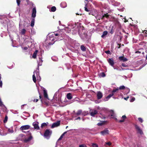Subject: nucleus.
I'll return each mask as SVG.
<instances>
[{
    "instance_id": "35",
    "label": "nucleus",
    "mask_w": 147,
    "mask_h": 147,
    "mask_svg": "<svg viewBox=\"0 0 147 147\" xmlns=\"http://www.w3.org/2000/svg\"><path fill=\"white\" fill-rule=\"evenodd\" d=\"M101 76L102 77H104L106 75L104 72H102L100 74Z\"/></svg>"
},
{
    "instance_id": "39",
    "label": "nucleus",
    "mask_w": 147,
    "mask_h": 147,
    "mask_svg": "<svg viewBox=\"0 0 147 147\" xmlns=\"http://www.w3.org/2000/svg\"><path fill=\"white\" fill-rule=\"evenodd\" d=\"M79 147H87V146L84 144H82L79 146Z\"/></svg>"
},
{
    "instance_id": "41",
    "label": "nucleus",
    "mask_w": 147,
    "mask_h": 147,
    "mask_svg": "<svg viewBox=\"0 0 147 147\" xmlns=\"http://www.w3.org/2000/svg\"><path fill=\"white\" fill-rule=\"evenodd\" d=\"M139 121L141 123H142L143 121V120L140 117H139L138 118Z\"/></svg>"
},
{
    "instance_id": "31",
    "label": "nucleus",
    "mask_w": 147,
    "mask_h": 147,
    "mask_svg": "<svg viewBox=\"0 0 147 147\" xmlns=\"http://www.w3.org/2000/svg\"><path fill=\"white\" fill-rule=\"evenodd\" d=\"M119 89L118 88H116L114 89H113V90L112 91V93H114L115 92H117L118 90Z\"/></svg>"
},
{
    "instance_id": "42",
    "label": "nucleus",
    "mask_w": 147,
    "mask_h": 147,
    "mask_svg": "<svg viewBox=\"0 0 147 147\" xmlns=\"http://www.w3.org/2000/svg\"><path fill=\"white\" fill-rule=\"evenodd\" d=\"M122 66L124 67H126L128 66V65L124 63H122L121 64Z\"/></svg>"
},
{
    "instance_id": "18",
    "label": "nucleus",
    "mask_w": 147,
    "mask_h": 147,
    "mask_svg": "<svg viewBox=\"0 0 147 147\" xmlns=\"http://www.w3.org/2000/svg\"><path fill=\"white\" fill-rule=\"evenodd\" d=\"M34 22H35V19L34 18H32V21L31 22V24H30V26L32 27H33L34 26Z\"/></svg>"
},
{
    "instance_id": "50",
    "label": "nucleus",
    "mask_w": 147,
    "mask_h": 147,
    "mask_svg": "<svg viewBox=\"0 0 147 147\" xmlns=\"http://www.w3.org/2000/svg\"><path fill=\"white\" fill-rule=\"evenodd\" d=\"M135 53H139V54H140L141 53V52L140 51H136V52H135Z\"/></svg>"
},
{
    "instance_id": "26",
    "label": "nucleus",
    "mask_w": 147,
    "mask_h": 147,
    "mask_svg": "<svg viewBox=\"0 0 147 147\" xmlns=\"http://www.w3.org/2000/svg\"><path fill=\"white\" fill-rule=\"evenodd\" d=\"M47 123H44L41 124V127L42 128H43V127L47 126V124H48V123L47 122Z\"/></svg>"
},
{
    "instance_id": "62",
    "label": "nucleus",
    "mask_w": 147,
    "mask_h": 147,
    "mask_svg": "<svg viewBox=\"0 0 147 147\" xmlns=\"http://www.w3.org/2000/svg\"><path fill=\"white\" fill-rule=\"evenodd\" d=\"M76 15H80V14L78 13H76Z\"/></svg>"
},
{
    "instance_id": "7",
    "label": "nucleus",
    "mask_w": 147,
    "mask_h": 147,
    "mask_svg": "<svg viewBox=\"0 0 147 147\" xmlns=\"http://www.w3.org/2000/svg\"><path fill=\"white\" fill-rule=\"evenodd\" d=\"M30 127V126L28 125H23L20 128V129L21 130H26L29 129Z\"/></svg>"
},
{
    "instance_id": "53",
    "label": "nucleus",
    "mask_w": 147,
    "mask_h": 147,
    "mask_svg": "<svg viewBox=\"0 0 147 147\" xmlns=\"http://www.w3.org/2000/svg\"><path fill=\"white\" fill-rule=\"evenodd\" d=\"M28 49V48L26 47H24V49L25 50H26Z\"/></svg>"
},
{
    "instance_id": "29",
    "label": "nucleus",
    "mask_w": 147,
    "mask_h": 147,
    "mask_svg": "<svg viewBox=\"0 0 147 147\" xmlns=\"http://www.w3.org/2000/svg\"><path fill=\"white\" fill-rule=\"evenodd\" d=\"M88 111H84L83 112L82 111V115L84 116H85L88 114Z\"/></svg>"
},
{
    "instance_id": "6",
    "label": "nucleus",
    "mask_w": 147,
    "mask_h": 147,
    "mask_svg": "<svg viewBox=\"0 0 147 147\" xmlns=\"http://www.w3.org/2000/svg\"><path fill=\"white\" fill-rule=\"evenodd\" d=\"M36 10L35 7H34L32 9V17L33 18H34L36 16Z\"/></svg>"
},
{
    "instance_id": "1",
    "label": "nucleus",
    "mask_w": 147,
    "mask_h": 147,
    "mask_svg": "<svg viewBox=\"0 0 147 147\" xmlns=\"http://www.w3.org/2000/svg\"><path fill=\"white\" fill-rule=\"evenodd\" d=\"M52 134V131L49 129H47L45 131L44 134V136L45 137H48L50 136Z\"/></svg>"
},
{
    "instance_id": "28",
    "label": "nucleus",
    "mask_w": 147,
    "mask_h": 147,
    "mask_svg": "<svg viewBox=\"0 0 147 147\" xmlns=\"http://www.w3.org/2000/svg\"><path fill=\"white\" fill-rule=\"evenodd\" d=\"M32 79L34 82L36 83V78L34 74L32 76Z\"/></svg>"
},
{
    "instance_id": "38",
    "label": "nucleus",
    "mask_w": 147,
    "mask_h": 147,
    "mask_svg": "<svg viewBox=\"0 0 147 147\" xmlns=\"http://www.w3.org/2000/svg\"><path fill=\"white\" fill-rule=\"evenodd\" d=\"M92 147H98V145L96 144H92Z\"/></svg>"
},
{
    "instance_id": "17",
    "label": "nucleus",
    "mask_w": 147,
    "mask_h": 147,
    "mask_svg": "<svg viewBox=\"0 0 147 147\" xmlns=\"http://www.w3.org/2000/svg\"><path fill=\"white\" fill-rule=\"evenodd\" d=\"M123 120H121L119 121V122L121 123L124 122L125 120V119L126 118V117L125 115H123L122 116V117Z\"/></svg>"
},
{
    "instance_id": "64",
    "label": "nucleus",
    "mask_w": 147,
    "mask_h": 147,
    "mask_svg": "<svg viewBox=\"0 0 147 147\" xmlns=\"http://www.w3.org/2000/svg\"><path fill=\"white\" fill-rule=\"evenodd\" d=\"M127 21H128L127 20H125V22H127Z\"/></svg>"
},
{
    "instance_id": "49",
    "label": "nucleus",
    "mask_w": 147,
    "mask_h": 147,
    "mask_svg": "<svg viewBox=\"0 0 147 147\" xmlns=\"http://www.w3.org/2000/svg\"><path fill=\"white\" fill-rule=\"evenodd\" d=\"M112 118H113V119H115V120L116 121H117V120H117V119L115 117H112Z\"/></svg>"
},
{
    "instance_id": "8",
    "label": "nucleus",
    "mask_w": 147,
    "mask_h": 147,
    "mask_svg": "<svg viewBox=\"0 0 147 147\" xmlns=\"http://www.w3.org/2000/svg\"><path fill=\"white\" fill-rule=\"evenodd\" d=\"M101 134L103 135L109 134V131L107 129H105L104 130L100 132Z\"/></svg>"
},
{
    "instance_id": "19",
    "label": "nucleus",
    "mask_w": 147,
    "mask_h": 147,
    "mask_svg": "<svg viewBox=\"0 0 147 147\" xmlns=\"http://www.w3.org/2000/svg\"><path fill=\"white\" fill-rule=\"evenodd\" d=\"M108 34V32L107 31H104L103 32V33L102 36H101V37L104 38V36Z\"/></svg>"
},
{
    "instance_id": "12",
    "label": "nucleus",
    "mask_w": 147,
    "mask_h": 147,
    "mask_svg": "<svg viewBox=\"0 0 147 147\" xmlns=\"http://www.w3.org/2000/svg\"><path fill=\"white\" fill-rule=\"evenodd\" d=\"M66 97L68 99L71 100L72 98V96L71 94L70 93H68L66 96Z\"/></svg>"
},
{
    "instance_id": "10",
    "label": "nucleus",
    "mask_w": 147,
    "mask_h": 147,
    "mask_svg": "<svg viewBox=\"0 0 147 147\" xmlns=\"http://www.w3.org/2000/svg\"><path fill=\"white\" fill-rule=\"evenodd\" d=\"M108 61L111 65L112 66H113L114 63L113 59H109L108 60Z\"/></svg>"
},
{
    "instance_id": "22",
    "label": "nucleus",
    "mask_w": 147,
    "mask_h": 147,
    "mask_svg": "<svg viewBox=\"0 0 147 147\" xmlns=\"http://www.w3.org/2000/svg\"><path fill=\"white\" fill-rule=\"evenodd\" d=\"M61 5L64 8L66 7L67 4L65 2H62L61 4Z\"/></svg>"
},
{
    "instance_id": "25",
    "label": "nucleus",
    "mask_w": 147,
    "mask_h": 147,
    "mask_svg": "<svg viewBox=\"0 0 147 147\" xmlns=\"http://www.w3.org/2000/svg\"><path fill=\"white\" fill-rule=\"evenodd\" d=\"M81 49L83 51H86V47L83 45H82L80 47Z\"/></svg>"
},
{
    "instance_id": "27",
    "label": "nucleus",
    "mask_w": 147,
    "mask_h": 147,
    "mask_svg": "<svg viewBox=\"0 0 147 147\" xmlns=\"http://www.w3.org/2000/svg\"><path fill=\"white\" fill-rule=\"evenodd\" d=\"M114 95V93H111L109 95H108L107 97L106 98L107 99H109L111 97H112V96H113Z\"/></svg>"
},
{
    "instance_id": "57",
    "label": "nucleus",
    "mask_w": 147,
    "mask_h": 147,
    "mask_svg": "<svg viewBox=\"0 0 147 147\" xmlns=\"http://www.w3.org/2000/svg\"><path fill=\"white\" fill-rule=\"evenodd\" d=\"M8 131H9V132H11V133H12L13 132V131L12 130V131H11V129H8Z\"/></svg>"
},
{
    "instance_id": "37",
    "label": "nucleus",
    "mask_w": 147,
    "mask_h": 147,
    "mask_svg": "<svg viewBox=\"0 0 147 147\" xmlns=\"http://www.w3.org/2000/svg\"><path fill=\"white\" fill-rule=\"evenodd\" d=\"M87 4H86L85 5V6L84 7L85 10L87 12H88L89 11V10L87 8Z\"/></svg>"
},
{
    "instance_id": "60",
    "label": "nucleus",
    "mask_w": 147,
    "mask_h": 147,
    "mask_svg": "<svg viewBox=\"0 0 147 147\" xmlns=\"http://www.w3.org/2000/svg\"><path fill=\"white\" fill-rule=\"evenodd\" d=\"M55 36H57L58 35H59V34H58L56 33V34H55Z\"/></svg>"
},
{
    "instance_id": "52",
    "label": "nucleus",
    "mask_w": 147,
    "mask_h": 147,
    "mask_svg": "<svg viewBox=\"0 0 147 147\" xmlns=\"http://www.w3.org/2000/svg\"><path fill=\"white\" fill-rule=\"evenodd\" d=\"M40 96H39V98L40 99H41V101H42V96L40 95V93H39Z\"/></svg>"
},
{
    "instance_id": "55",
    "label": "nucleus",
    "mask_w": 147,
    "mask_h": 147,
    "mask_svg": "<svg viewBox=\"0 0 147 147\" xmlns=\"http://www.w3.org/2000/svg\"><path fill=\"white\" fill-rule=\"evenodd\" d=\"M114 69H116L117 70H120V71L121 70L120 69H118V67H117V68H114Z\"/></svg>"
},
{
    "instance_id": "56",
    "label": "nucleus",
    "mask_w": 147,
    "mask_h": 147,
    "mask_svg": "<svg viewBox=\"0 0 147 147\" xmlns=\"http://www.w3.org/2000/svg\"><path fill=\"white\" fill-rule=\"evenodd\" d=\"M26 1L27 3V4H29V2H30L29 0H26Z\"/></svg>"
},
{
    "instance_id": "32",
    "label": "nucleus",
    "mask_w": 147,
    "mask_h": 147,
    "mask_svg": "<svg viewBox=\"0 0 147 147\" xmlns=\"http://www.w3.org/2000/svg\"><path fill=\"white\" fill-rule=\"evenodd\" d=\"M1 75L0 74V87H2V81L1 80Z\"/></svg>"
},
{
    "instance_id": "2",
    "label": "nucleus",
    "mask_w": 147,
    "mask_h": 147,
    "mask_svg": "<svg viewBox=\"0 0 147 147\" xmlns=\"http://www.w3.org/2000/svg\"><path fill=\"white\" fill-rule=\"evenodd\" d=\"M134 126L136 129L138 131L137 133H139L141 135L143 134L142 130L140 128L139 126L136 124Z\"/></svg>"
},
{
    "instance_id": "30",
    "label": "nucleus",
    "mask_w": 147,
    "mask_h": 147,
    "mask_svg": "<svg viewBox=\"0 0 147 147\" xmlns=\"http://www.w3.org/2000/svg\"><path fill=\"white\" fill-rule=\"evenodd\" d=\"M8 119V117L7 115H6V116L5 117V119L3 120V122L4 123H6Z\"/></svg>"
},
{
    "instance_id": "48",
    "label": "nucleus",
    "mask_w": 147,
    "mask_h": 147,
    "mask_svg": "<svg viewBox=\"0 0 147 147\" xmlns=\"http://www.w3.org/2000/svg\"><path fill=\"white\" fill-rule=\"evenodd\" d=\"M39 61H40V62H43V60H42V58H40L39 57Z\"/></svg>"
},
{
    "instance_id": "16",
    "label": "nucleus",
    "mask_w": 147,
    "mask_h": 147,
    "mask_svg": "<svg viewBox=\"0 0 147 147\" xmlns=\"http://www.w3.org/2000/svg\"><path fill=\"white\" fill-rule=\"evenodd\" d=\"M110 113V115L112 117H114L115 116V115L114 114V111L113 110H111L109 111Z\"/></svg>"
},
{
    "instance_id": "54",
    "label": "nucleus",
    "mask_w": 147,
    "mask_h": 147,
    "mask_svg": "<svg viewBox=\"0 0 147 147\" xmlns=\"http://www.w3.org/2000/svg\"><path fill=\"white\" fill-rule=\"evenodd\" d=\"M38 101V99H34V102H37Z\"/></svg>"
},
{
    "instance_id": "59",
    "label": "nucleus",
    "mask_w": 147,
    "mask_h": 147,
    "mask_svg": "<svg viewBox=\"0 0 147 147\" xmlns=\"http://www.w3.org/2000/svg\"><path fill=\"white\" fill-rule=\"evenodd\" d=\"M113 33V31L112 30H111L110 31V33L111 34H112Z\"/></svg>"
},
{
    "instance_id": "4",
    "label": "nucleus",
    "mask_w": 147,
    "mask_h": 147,
    "mask_svg": "<svg viewBox=\"0 0 147 147\" xmlns=\"http://www.w3.org/2000/svg\"><path fill=\"white\" fill-rule=\"evenodd\" d=\"M60 121H58L56 122L53 123L51 126V128H53L59 126L60 125Z\"/></svg>"
},
{
    "instance_id": "24",
    "label": "nucleus",
    "mask_w": 147,
    "mask_h": 147,
    "mask_svg": "<svg viewBox=\"0 0 147 147\" xmlns=\"http://www.w3.org/2000/svg\"><path fill=\"white\" fill-rule=\"evenodd\" d=\"M56 7L55 6H53L51 7L50 11L52 12H55L56 11Z\"/></svg>"
},
{
    "instance_id": "3",
    "label": "nucleus",
    "mask_w": 147,
    "mask_h": 147,
    "mask_svg": "<svg viewBox=\"0 0 147 147\" xmlns=\"http://www.w3.org/2000/svg\"><path fill=\"white\" fill-rule=\"evenodd\" d=\"M90 113L91 116L94 117L98 113V112L96 110L91 109L90 110Z\"/></svg>"
},
{
    "instance_id": "63",
    "label": "nucleus",
    "mask_w": 147,
    "mask_h": 147,
    "mask_svg": "<svg viewBox=\"0 0 147 147\" xmlns=\"http://www.w3.org/2000/svg\"><path fill=\"white\" fill-rule=\"evenodd\" d=\"M127 90H128V92H129V91H130V90H129V89L128 88V89H127Z\"/></svg>"
},
{
    "instance_id": "9",
    "label": "nucleus",
    "mask_w": 147,
    "mask_h": 147,
    "mask_svg": "<svg viewBox=\"0 0 147 147\" xmlns=\"http://www.w3.org/2000/svg\"><path fill=\"white\" fill-rule=\"evenodd\" d=\"M102 93L100 91L98 92L97 94V99L98 100L102 98Z\"/></svg>"
},
{
    "instance_id": "51",
    "label": "nucleus",
    "mask_w": 147,
    "mask_h": 147,
    "mask_svg": "<svg viewBox=\"0 0 147 147\" xmlns=\"http://www.w3.org/2000/svg\"><path fill=\"white\" fill-rule=\"evenodd\" d=\"M129 98V97L127 96V97L124 98V99L125 100H128V99Z\"/></svg>"
},
{
    "instance_id": "13",
    "label": "nucleus",
    "mask_w": 147,
    "mask_h": 147,
    "mask_svg": "<svg viewBox=\"0 0 147 147\" xmlns=\"http://www.w3.org/2000/svg\"><path fill=\"white\" fill-rule=\"evenodd\" d=\"M32 136L30 135L28 138L25 139L24 141L25 142H28L30 141L32 139Z\"/></svg>"
},
{
    "instance_id": "40",
    "label": "nucleus",
    "mask_w": 147,
    "mask_h": 147,
    "mask_svg": "<svg viewBox=\"0 0 147 147\" xmlns=\"http://www.w3.org/2000/svg\"><path fill=\"white\" fill-rule=\"evenodd\" d=\"M24 135L23 134H20L19 135V137L20 138L19 139H18V140H20V139L21 138H22L24 136Z\"/></svg>"
},
{
    "instance_id": "23",
    "label": "nucleus",
    "mask_w": 147,
    "mask_h": 147,
    "mask_svg": "<svg viewBox=\"0 0 147 147\" xmlns=\"http://www.w3.org/2000/svg\"><path fill=\"white\" fill-rule=\"evenodd\" d=\"M67 131H65V132H64V133H63L61 135V136H60V138H59V139L58 140L59 141V140H61L62 139V138H63V136L65 134H66L67 133Z\"/></svg>"
},
{
    "instance_id": "47",
    "label": "nucleus",
    "mask_w": 147,
    "mask_h": 147,
    "mask_svg": "<svg viewBox=\"0 0 147 147\" xmlns=\"http://www.w3.org/2000/svg\"><path fill=\"white\" fill-rule=\"evenodd\" d=\"M103 124V123H98L97 124V125L98 126H101Z\"/></svg>"
},
{
    "instance_id": "20",
    "label": "nucleus",
    "mask_w": 147,
    "mask_h": 147,
    "mask_svg": "<svg viewBox=\"0 0 147 147\" xmlns=\"http://www.w3.org/2000/svg\"><path fill=\"white\" fill-rule=\"evenodd\" d=\"M82 111L81 110H78L76 113V114L77 115H79L81 114L82 115Z\"/></svg>"
},
{
    "instance_id": "33",
    "label": "nucleus",
    "mask_w": 147,
    "mask_h": 147,
    "mask_svg": "<svg viewBox=\"0 0 147 147\" xmlns=\"http://www.w3.org/2000/svg\"><path fill=\"white\" fill-rule=\"evenodd\" d=\"M26 30L24 29H23L21 31V33L22 34H24L26 32Z\"/></svg>"
},
{
    "instance_id": "34",
    "label": "nucleus",
    "mask_w": 147,
    "mask_h": 147,
    "mask_svg": "<svg viewBox=\"0 0 147 147\" xmlns=\"http://www.w3.org/2000/svg\"><path fill=\"white\" fill-rule=\"evenodd\" d=\"M125 88V87L124 86H121L119 87V89L120 90L124 89Z\"/></svg>"
},
{
    "instance_id": "11",
    "label": "nucleus",
    "mask_w": 147,
    "mask_h": 147,
    "mask_svg": "<svg viewBox=\"0 0 147 147\" xmlns=\"http://www.w3.org/2000/svg\"><path fill=\"white\" fill-rule=\"evenodd\" d=\"M120 61H123V62H125L127 61L128 59L124 56H120L119 58Z\"/></svg>"
},
{
    "instance_id": "5",
    "label": "nucleus",
    "mask_w": 147,
    "mask_h": 147,
    "mask_svg": "<svg viewBox=\"0 0 147 147\" xmlns=\"http://www.w3.org/2000/svg\"><path fill=\"white\" fill-rule=\"evenodd\" d=\"M38 122H34L33 123L32 125L35 129H39L40 128L38 125Z\"/></svg>"
},
{
    "instance_id": "44",
    "label": "nucleus",
    "mask_w": 147,
    "mask_h": 147,
    "mask_svg": "<svg viewBox=\"0 0 147 147\" xmlns=\"http://www.w3.org/2000/svg\"><path fill=\"white\" fill-rule=\"evenodd\" d=\"M135 100V98L134 97H132L130 101L131 102H133Z\"/></svg>"
},
{
    "instance_id": "46",
    "label": "nucleus",
    "mask_w": 147,
    "mask_h": 147,
    "mask_svg": "<svg viewBox=\"0 0 147 147\" xmlns=\"http://www.w3.org/2000/svg\"><path fill=\"white\" fill-rule=\"evenodd\" d=\"M106 144L109 145V146H110L111 144V143L110 142H107V143H106Z\"/></svg>"
},
{
    "instance_id": "58",
    "label": "nucleus",
    "mask_w": 147,
    "mask_h": 147,
    "mask_svg": "<svg viewBox=\"0 0 147 147\" xmlns=\"http://www.w3.org/2000/svg\"><path fill=\"white\" fill-rule=\"evenodd\" d=\"M80 119H81L80 117H78L77 119H76V120H78V119L80 120Z\"/></svg>"
},
{
    "instance_id": "21",
    "label": "nucleus",
    "mask_w": 147,
    "mask_h": 147,
    "mask_svg": "<svg viewBox=\"0 0 147 147\" xmlns=\"http://www.w3.org/2000/svg\"><path fill=\"white\" fill-rule=\"evenodd\" d=\"M109 15L108 14V13L105 14L103 16L102 19V20L104 19L105 17L106 18H108L109 17Z\"/></svg>"
},
{
    "instance_id": "15",
    "label": "nucleus",
    "mask_w": 147,
    "mask_h": 147,
    "mask_svg": "<svg viewBox=\"0 0 147 147\" xmlns=\"http://www.w3.org/2000/svg\"><path fill=\"white\" fill-rule=\"evenodd\" d=\"M44 96L45 98H48V96L47 91L45 90H43Z\"/></svg>"
},
{
    "instance_id": "43",
    "label": "nucleus",
    "mask_w": 147,
    "mask_h": 147,
    "mask_svg": "<svg viewBox=\"0 0 147 147\" xmlns=\"http://www.w3.org/2000/svg\"><path fill=\"white\" fill-rule=\"evenodd\" d=\"M105 52L106 54H111V52L110 51H109V50H108V51H105Z\"/></svg>"
},
{
    "instance_id": "45",
    "label": "nucleus",
    "mask_w": 147,
    "mask_h": 147,
    "mask_svg": "<svg viewBox=\"0 0 147 147\" xmlns=\"http://www.w3.org/2000/svg\"><path fill=\"white\" fill-rule=\"evenodd\" d=\"M42 62L39 61V62H38V66H41L42 65Z\"/></svg>"
},
{
    "instance_id": "14",
    "label": "nucleus",
    "mask_w": 147,
    "mask_h": 147,
    "mask_svg": "<svg viewBox=\"0 0 147 147\" xmlns=\"http://www.w3.org/2000/svg\"><path fill=\"white\" fill-rule=\"evenodd\" d=\"M38 52V51L37 50H36L34 52V53L33 55L32 56V57L34 59H35L36 57V55L37 54Z\"/></svg>"
},
{
    "instance_id": "61",
    "label": "nucleus",
    "mask_w": 147,
    "mask_h": 147,
    "mask_svg": "<svg viewBox=\"0 0 147 147\" xmlns=\"http://www.w3.org/2000/svg\"><path fill=\"white\" fill-rule=\"evenodd\" d=\"M121 68L122 70H124L125 69L122 68V67H121Z\"/></svg>"
},
{
    "instance_id": "36",
    "label": "nucleus",
    "mask_w": 147,
    "mask_h": 147,
    "mask_svg": "<svg viewBox=\"0 0 147 147\" xmlns=\"http://www.w3.org/2000/svg\"><path fill=\"white\" fill-rule=\"evenodd\" d=\"M21 2L20 0H16V2L18 6H19Z\"/></svg>"
}]
</instances>
